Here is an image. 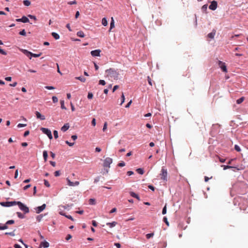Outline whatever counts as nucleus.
Returning <instances> with one entry per match:
<instances>
[{
    "instance_id": "nucleus-1",
    "label": "nucleus",
    "mask_w": 248,
    "mask_h": 248,
    "mask_svg": "<svg viewBox=\"0 0 248 248\" xmlns=\"http://www.w3.org/2000/svg\"><path fill=\"white\" fill-rule=\"evenodd\" d=\"M106 73L107 77H110L114 78H117L118 77V73L111 68L106 70Z\"/></svg>"
},
{
    "instance_id": "nucleus-2",
    "label": "nucleus",
    "mask_w": 248,
    "mask_h": 248,
    "mask_svg": "<svg viewBox=\"0 0 248 248\" xmlns=\"http://www.w3.org/2000/svg\"><path fill=\"white\" fill-rule=\"evenodd\" d=\"M20 50L22 53H23L26 56H27L28 57H29L30 59H31L32 57H38L40 56V54H34V53H31V52L28 51L26 49H21Z\"/></svg>"
},
{
    "instance_id": "nucleus-3",
    "label": "nucleus",
    "mask_w": 248,
    "mask_h": 248,
    "mask_svg": "<svg viewBox=\"0 0 248 248\" xmlns=\"http://www.w3.org/2000/svg\"><path fill=\"white\" fill-rule=\"evenodd\" d=\"M21 210L24 212L25 214L29 212V208L21 202H17V204Z\"/></svg>"
},
{
    "instance_id": "nucleus-4",
    "label": "nucleus",
    "mask_w": 248,
    "mask_h": 248,
    "mask_svg": "<svg viewBox=\"0 0 248 248\" xmlns=\"http://www.w3.org/2000/svg\"><path fill=\"white\" fill-rule=\"evenodd\" d=\"M160 175L161 176V179L164 181H167V176H168V172L167 170L164 167H162L161 173H160Z\"/></svg>"
},
{
    "instance_id": "nucleus-5",
    "label": "nucleus",
    "mask_w": 248,
    "mask_h": 248,
    "mask_svg": "<svg viewBox=\"0 0 248 248\" xmlns=\"http://www.w3.org/2000/svg\"><path fill=\"white\" fill-rule=\"evenodd\" d=\"M17 204V202L16 201H11V202H0V204L4 207H10L12 206L16 205Z\"/></svg>"
},
{
    "instance_id": "nucleus-6",
    "label": "nucleus",
    "mask_w": 248,
    "mask_h": 248,
    "mask_svg": "<svg viewBox=\"0 0 248 248\" xmlns=\"http://www.w3.org/2000/svg\"><path fill=\"white\" fill-rule=\"evenodd\" d=\"M112 163V159L110 157H107L105 159L103 163L104 167L110 168V165Z\"/></svg>"
},
{
    "instance_id": "nucleus-7",
    "label": "nucleus",
    "mask_w": 248,
    "mask_h": 248,
    "mask_svg": "<svg viewBox=\"0 0 248 248\" xmlns=\"http://www.w3.org/2000/svg\"><path fill=\"white\" fill-rule=\"evenodd\" d=\"M218 64L219 67L221 69V70L224 72H225V73L227 72V69L226 66L225 65V63L224 62H222V61H218Z\"/></svg>"
},
{
    "instance_id": "nucleus-8",
    "label": "nucleus",
    "mask_w": 248,
    "mask_h": 248,
    "mask_svg": "<svg viewBox=\"0 0 248 248\" xmlns=\"http://www.w3.org/2000/svg\"><path fill=\"white\" fill-rule=\"evenodd\" d=\"M217 6V3L216 1L213 0L211 2V4L209 5V8L212 10H215Z\"/></svg>"
},
{
    "instance_id": "nucleus-9",
    "label": "nucleus",
    "mask_w": 248,
    "mask_h": 248,
    "mask_svg": "<svg viewBox=\"0 0 248 248\" xmlns=\"http://www.w3.org/2000/svg\"><path fill=\"white\" fill-rule=\"evenodd\" d=\"M100 52H101V50H100V49H96V50L92 51L91 52V54L93 57L100 56Z\"/></svg>"
},
{
    "instance_id": "nucleus-10",
    "label": "nucleus",
    "mask_w": 248,
    "mask_h": 248,
    "mask_svg": "<svg viewBox=\"0 0 248 248\" xmlns=\"http://www.w3.org/2000/svg\"><path fill=\"white\" fill-rule=\"evenodd\" d=\"M46 207V204H43L42 206L37 207L36 209V212L37 214L40 213L41 212H42L43 210H44Z\"/></svg>"
},
{
    "instance_id": "nucleus-11",
    "label": "nucleus",
    "mask_w": 248,
    "mask_h": 248,
    "mask_svg": "<svg viewBox=\"0 0 248 248\" xmlns=\"http://www.w3.org/2000/svg\"><path fill=\"white\" fill-rule=\"evenodd\" d=\"M16 21L17 22H22L23 23H27L29 22V19L27 17L23 16L21 18L16 19Z\"/></svg>"
},
{
    "instance_id": "nucleus-12",
    "label": "nucleus",
    "mask_w": 248,
    "mask_h": 248,
    "mask_svg": "<svg viewBox=\"0 0 248 248\" xmlns=\"http://www.w3.org/2000/svg\"><path fill=\"white\" fill-rule=\"evenodd\" d=\"M36 116L37 119H39L41 120H45L46 117L45 115H42L39 112L36 111L35 112Z\"/></svg>"
},
{
    "instance_id": "nucleus-13",
    "label": "nucleus",
    "mask_w": 248,
    "mask_h": 248,
    "mask_svg": "<svg viewBox=\"0 0 248 248\" xmlns=\"http://www.w3.org/2000/svg\"><path fill=\"white\" fill-rule=\"evenodd\" d=\"M65 207L63 206V205H61L59 206L58 212L62 216H65V214L64 213L63 211L64 210Z\"/></svg>"
},
{
    "instance_id": "nucleus-14",
    "label": "nucleus",
    "mask_w": 248,
    "mask_h": 248,
    "mask_svg": "<svg viewBox=\"0 0 248 248\" xmlns=\"http://www.w3.org/2000/svg\"><path fill=\"white\" fill-rule=\"evenodd\" d=\"M24 245L26 247V248H28L27 245L24 244ZM42 247L45 248H46V241L44 240V241L42 242L40 245L39 248H41Z\"/></svg>"
},
{
    "instance_id": "nucleus-15",
    "label": "nucleus",
    "mask_w": 248,
    "mask_h": 248,
    "mask_svg": "<svg viewBox=\"0 0 248 248\" xmlns=\"http://www.w3.org/2000/svg\"><path fill=\"white\" fill-rule=\"evenodd\" d=\"M221 167H222L223 168V170H224L228 169H232V168L236 169V170H240L239 169H238L235 167L231 166H229V165H222L221 166Z\"/></svg>"
},
{
    "instance_id": "nucleus-16",
    "label": "nucleus",
    "mask_w": 248,
    "mask_h": 248,
    "mask_svg": "<svg viewBox=\"0 0 248 248\" xmlns=\"http://www.w3.org/2000/svg\"><path fill=\"white\" fill-rule=\"evenodd\" d=\"M216 32V30H213L211 32L208 34L207 37L210 39H213L215 35Z\"/></svg>"
},
{
    "instance_id": "nucleus-17",
    "label": "nucleus",
    "mask_w": 248,
    "mask_h": 248,
    "mask_svg": "<svg viewBox=\"0 0 248 248\" xmlns=\"http://www.w3.org/2000/svg\"><path fill=\"white\" fill-rule=\"evenodd\" d=\"M69 128V124L68 123L64 124V125L61 128V130L63 132H65Z\"/></svg>"
},
{
    "instance_id": "nucleus-18",
    "label": "nucleus",
    "mask_w": 248,
    "mask_h": 248,
    "mask_svg": "<svg viewBox=\"0 0 248 248\" xmlns=\"http://www.w3.org/2000/svg\"><path fill=\"white\" fill-rule=\"evenodd\" d=\"M117 224V222L115 221H113L112 222H108L107 223V225L110 228H112L114 227Z\"/></svg>"
},
{
    "instance_id": "nucleus-19",
    "label": "nucleus",
    "mask_w": 248,
    "mask_h": 248,
    "mask_svg": "<svg viewBox=\"0 0 248 248\" xmlns=\"http://www.w3.org/2000/svg\"><path fill=\"white\" fill-rule=\"evenodd\" d=\"M130 194L132 197L137 199L138 200H140L139 196L134 192H130Z\"/></svg>"
},
{
    "instance_id": "nucleus-20",
    "label": "nucleus",
    "mask_w": 248,
    "mask_h": 248,
    "mask_svg": "<svg viewBox=\"0 0 248 248\" xmlns=\"http://www.w3.org/2000/svg\"><path fill=\"white\" fill-rule=\"evenodd\" d=\"M114 28V21L113 17H111V21L110 25V29L109 31H110L111 30Z\"/></svg>"
},
{
    "instance_id": "nucleus-21",
    "label": "nucleus",
    "mask_w": 248,
    "mask_h": 248,
    "mask_svg": "<svg viewBox=\"0 0 248 248\" xmlns=\"http://www.w3.org/2000/svg\"><path fill=\"white\" fill-rule=\"evenodd\" d=\"M51 34H52V36H53V37H54L56 40H58V39H59L60 38V36H59V35L58 33H56V32H52V33H51Z\"/></svg>"
},
{
    "instance_id": "nucleus-22",
    "label": "nucleus",
    "mask_w": 248,
    "mask_h": 248,
    "mask_svg": "<svg viewBox=\"0 0 248 248\" xmlns=\"http://www.w3.org/2000/svg\"><path fill=\"white\" fill-rule=\"evenodd\" d=\"M77 35L80 37H84L85 36V34L82 31H79L77 32Z\"/></svg>"
},
{
    "instance_id": "nucleus-23",
    "label": "nucleus",
    "mask_w": 248,
    "mask_h": 248,
    "mask_svg": "<svg viewBox=\"0 0 248 248\" xmlns=\"http://www.w3.org/2000/svg\"><path fill=\"white\" fill-rule=\"evenodd\" d=\"M102 24L104 26H106L108 25V21L107 19L104 17L102 19Z\"/></svg>"
},
{
    "instance_id": "nucleus-24",
    "label": "nucleus",
    "mask_w": 248,
    "mask_h": 248,
    "mask_svg": "<svg viewBox=\"0 0 248 248\" xmlns=\"http://www.w3.org/2000/svg\"><path fill=\"white\" fill-rule=\"evenodd\" d=\"M208 5L207 4H204L203 5L202 7V10L203 12L206 13Z\"/></svg>"
},
{
    "instance_id": "nucleus-25",
    "label": "nucleus",
    "mask_w": 248,
    "mask_h": 248,
    "mask_svg": "<svg viewBox=\"0 0 248 248\" xmlns=\"http://www.w3.org/2000/svg\"><path fill=\"white\" fill-rule=\"evenodd\" d=\"M244 99H245L244 97H242L240 98L239 99H238L236 100L237 104H241V103H242L244 101Z\"/></svg>"
},
{
    "instance_id": "nucleus-26",
    "label": "nucleus",
    "mask_w": 248,
    "mask_h": 248,
    "mask_svg": "<svg viewBox=\"0 0 248 248\" xmlns=\"http://www.w3.org/2000/svg\"><path fill=\"white\" fill-rule=\"evenodd\" d=\"M76 78L77 79L79 80L82 82H85L86 81V80L85 78L82 77H76Z\"/></svg>"
},
{
    "instance_id": "nucleus-27",
    "label": "nucleus",
    "mask_w": 248,
    "mask_h": 248,
    "mask_svg": "<svg viewBox=\"0 0 248 248\" xmlns=\"http://www.w3.org/2000/svg\"><path fill=\"white\" fill-rule=\"evenodd\" d=\"M23 4L26 6H29L31 5V1L29 0H25L23 1Z\"/></svg>"
},
{
    "instance_id": "nucleus-28",
    "label": "nucleus",
    "mask_w": 248,
    "mask_h": 248,
    "mask_svg": "<svg viewBox=\"0 0 248 248\" xmlns=\"http://www.w3.org/2000/svg\"><path fill=\"white\" fill-rule=\"evenodd\" d=\"M136 171L140 174H143L144 173V170L141 168H139L137 169Z\"/></svg>"
},
{
    "instance_id": "nucleus-29",
    "label": "nucleus",
    "mask_w": 248,
    "mask_h": 248,
    "mask_svg": "<svg viewBox=\"0 0 248 248\" xmlns=\"http://www.w3.org/2000/svg\"><path fill=\"white\" fill-rule=\"evenodd\" d=\"M89 202L91 205H94L95 204V200L94 199H90L89 201Z\"/></svg>"
},
{
    "instance_id": "nucleus-30",
    "label": "nucleus",
    "mask_w": 248,
    "mask_h": 248,
    "mask_svg": "<svg viewBox=\"0 0 248 248\" xmlns=\"http://www.w3.org/2000/svg\"><path fill=\"white\" fill-rule=\"evenodd\" d=\"M7 229H8V224H6V223L3 226L0 227V230H5Z\"/></svg>"
},
{
    "instance_id": "nucleus-31",
    "label": "nucleus",
    "mask_w": 248,
    "mask_h": 248,
    "mask_svg": "<svg viewBox=\"0 0 248 248\" xmlns=\"http://www.w3.org/2000/svg\"><path fill=\"white\" fill-rule=\"evenodd\" d=\"M154 235V232H152V233H148V234H147L146 235V237L147 239H149L151 237H153Z\"/></svg>"
},
{
    "instance_id": "nucleus-32",
    "label": "nucleus",
    "mask_w": 248,
    "mask_h": 248,
    "mask_svg": "<svg viewBox=\"0 0 248 248\" xmlns=\"http://www.w3.org/2000/svg\"><path fill=\"white\" fill-rule=\"evenodd\" d=\"M66 180L67 181L68 185L69 186H74V182H71L68 178H67Z\"/></svg>"
},
{
    "instance_id": "nucleus-33",
    "label": "nucleus",
    "mask_w": 248,
    "mask_h": 248,
    "mask_svg": "<svg viewBox=\"0 0 248 248\" xmlns=\"http://www.w3.org/2000/svg\"><path fill=\"white\" fill-rule=\"evenodd\" d=\"M47 137H48V138L50 140H51L52 139V135L51 134V132L50 131V130H48L47 129Z\"/></svg>"
},
{
    "instance_id": "nucleus-34",
    "label": "nucleus",
    "mask_w": 248,
    "mask_h": 248,
    "mask_svg": "<svg viewBox=\"0 0 248 248\" xmlns=\"http://www.w3.org/2000/svg\"><path fill=\"white\" fill-rule=\"evenodd\" d=\"M61 108L63 109H66V108L64 106V102L63 100H61Z\"/></svg>"
},
{
    "instance_id": "nucleus-35",
    "label": "nucleus",
    "mask_w": 248,
    "mask_h": 248,
    "mask_svg": "<svg viewBox=\"0 0 248 248\" xmlns=\"http://www.w3.org/2000/svg\"><path fill=\"white\" fill-rule=\"evenodd\" d=\"M17 214V215L18 216V217L20 218H23L24 217V215H23L20 212H17L16 213Z\"/></svg>"
},
{
    "instance_id": "nucleus-36",
    "label": "nucleus",
    "mask_w": 248,
    "mask_h": 248,
    "mask_svg": "<svg viewBox=\"0 0 248 248\" xmlns=\"http://www.w3.org/2000/svg\"><path fill=\"white\" fill-rule=\"evenodd\" d=\"M44 217L42 215H40L37 216L36 219L38 221H40L42 218V217Z\"/></svg>"
},
{
    "instance_id": "nucleus-37",
    "label": "nucleus",
    "mask_w": 248,
    "mask_h": 248,
    "mask_svg": "<svg viewBox=\"0 0 248 248\" xmlns=\"http://www.w3.org/2000/svg\"><path fill=\"white\" fill-rule=\"evenodd\" d=\"M19 33L20 35H23V36H26V32L25 30H22L21 31H20L19 32Z\"/></svg>"
},
{
    "instance_id": "nucleus-38",
    "label": "nucleus",
    "mask_w": 248,
    "mask_h": 248,
    "mask_svg": "<svg viewBox=\"0 0 248 248\" xmlns=\"http://www.w3.org/2000/svg\"><path fill=\"white\" fill-rule=\"evenodd\" d=\"M6 223V224H8V225H11L14 224L15 223V221L14 220H8Z\"/></svg>"
},
{
    "instance_id": "nucleus-39",
    "label": "nucleus",
    "mask_w": 248,
    "mask_h": 248,
    "mask_svg": "<svg viewBox=\"0 0 248 248\" xmlns=\"http://www.w3.org/2000/svg\"><path fill=\"white\" fill-rule=\"evenodd\" d=\"M53 134H54L55 139H56L58 138V133L57 131L54 130L53 132Z\"/></svg>"
},
{
    "instance_id": "nucleus-40",
    "label": "nucleus",
    "mask_w": 248,
    "mask_h": 248,
    "mask_svg": "<svg viewBox=\"0 0 248 248\" xmlns=\"http://www.w3.org/2000/svg\"><path fill=\"white\" fill-rule=\"evenodd\" d=\"M121 99H122V101L120 104L121 105H122L124 103V100H125V97H124V94L123 93H122V95L121 96Z\"/></svg>"
},
{
    "instance_id": "nucleus-41",
    "label": "nucleus",
    "mask_w": 248,
    "mask_h": 248,
    "mask_svg": "<svg viewBox=\"0 0 248 248\" xmlns=\"http://www.w3.org/2000/svg\"><path fill=\"white\" fill-rule=\"evenodd\" d=\"M166 213H167V207H166V205H165L162 210V214L165 215L166 214Z\"/></svg>"
},
{
    "instance_id": "nucleus-42",
    "label": "nucleus",
    "mask_w": 248,
    "mask_h": 248,
    "mask_svg": "<svg viewBox=\"0 0 248 248\" xmlns=\"http://www.w3.org/2000/svg\"><path fill=\"white\" fill-rule=\"evenodd\" d=\"M87 97L89 99H91L93 97V94L92 93H89L88 94Z\"/></svg>"
},
{
    "instance_id": "nucleus-43",
    "label": "nucleus",
    "mask_w": 248,
    "mask_h": 248,
    "mask_svg": "<svg viewBox=\"0 0 248 248\" xmlns=\"http://www.w3.org/2000/svg\"><path fill=\"white\" fill-rule=\"evenodd\" d=\"M0 53L2 54V55H7V53L6 51H5L4 50H3L1 48V47H0Z\"/></svg>"
},
{
    "instance_id": "nucleus-44",
    "label": "nucleus",
    "mask_w": 248,
    "mask_h": 248,
    "mask_svg": "<svg viewBox=\"0 0 248 248\" xmlns=\"http://www.w3.org/2000/svg\"><path fill=\"white\" fill-rule=\"evenodd\" d=\"M5 235H9L13 236H15V234L14 233V231L12 232H5Z\"/></svg>"
},
{
    "instance_id": "nucleus-45",
    "label": "nucleus",
    "mask_w": 248,
    "mask_h": 248,
    "mask_svg": "<svg viewBox=\"0 0 248 248\" xmlns=\"http://www.w3.org/2000/svg\"><path fill=\"white\" fill-rule=\"evenodd\" d=\"M234 149L237 152H240L241 151V149H240V147L237 145H235Z\"/></svg>"
},
{
    "instance_id": "nucleus-46",
    "label": "nucleus",
    "mask_w": 248,
    "mask_h": 248,
    "mask_svg": "<svg viewBox=\"0 0 248 248\" xmlns=\"http://www.w3.org/2000/svg\"><path fill=\"white\" fill-rule=\"evenodd\" d=\"M43 157L45 161H46V151H44L43 152Z\"/></svg>"
},
{
    "instance_id": "nucleus-47",
    "label": "nucleus",
    "mask_w": 248,
    "mask_h": 248,
    "mask_svg": "<svg viewBox=\"0 0 248 248\" xmlns=\"http://www.w3.org/2000/svg\"><path fill=\"white\" fill-rule=\"evenodd\" d=\"M163 221L165 222V223L166 224V225L167 226H169V223L167 220V218L166 217H163Z\"/></svg>"
},
{
    "instance_id": "nucleus-48",
    "label": "nucleus",
    "mask_w": 248,
    "mask_h": 248,
    "mask_svg": "<svg viewBox=\"0 0 248 248\" xmlns=\"http://www.w3.org/2000/svg\"><path fill=\"white\" fill-rule=\"evenodd\" d=\"M107 122H105L104 124V126H103V131L104 132L106 131V130L107 129Z\"/></svg>"
},
{
    "instance_id": "nucleus-49",
    "label": "nucleus",
    "mask_w": 248,
    "mask_h": 248,
    "mask_svg": "<svg viewBox=\"0 0 248 248\" xmlns=\"http://www.w3.org/2000/svg\"><path fill=\"white\" fill-rule=\"evenodd\" d=\"M66 217H67V218L71 220L72 221H74V219L70 215H66L64 216Z\"/></svg>"
},
{
    "instance_id": "nucleus-50",
    "label": "nucleus",
    "mask_w": 248,
    "mask_h": 248,
    "mask_svg": "<svg viewBox=\"0 0 248 248\" xmlns=\"http://www.w3.org/2000/svg\"><path fill=\"white\" fill-rule=\"evenodd\" d=\"M147 80L150 85L152 86V79L149 76L147 77Z\"/></svg>"
},
{
    "instance_id": "nucleus-51",
    "label": "nucleus",
    "mask_w": 248,
    "mask_h": 248,
    "mask_svg": "<svg viewBox=\"0 0 248 248\" xmlns=\"http://www.w3.org/2000/svg\"><path fill=\"white\" fill-rule=\"evenodd\" d=\"M119 167H122L125 166V163L123 161L120 162L118 165Z\"/></svg>"
},
{
    "instance_id": "nucleus-52",
    "label": "nucleus",
    "mask_w": 248,
    "mask_h": 248,
    "mask_svg": "<svg viewBox=\"0 0 248 248\" xmlns=\"http://www.w3.org/2000/svg\"><path fill=\"white\" fill-rule=\"evenodd\" d=\"M52 100L54 103H56L58 102V100L56 96H54L52 97Z\"/></svg>"
},
{
    "instance_id": "nucleus-53",
    "label": "nucleus",
    "mask_w": 248,
    "mask_h": 248,
    "mask_svg": "<svg viewBox=\"0 0 248 248\" xmlns=\"http://www.w3.org/2000/svg\"><path fill=\"white\" fill-rule=\"evenodd\" d=\"M99 84L105 85L106 84V82L104 80H100L99 81Z\"/></svg>"
},
{
    "instance_id": "nucleus-54",
    "label": "nucleus",
    "mask_w": 248,
    "mask_h": 248,
    "mask_svg": "<svg viewBox=\"0 0 248 248\" xmlns=\"http://www.w3.org/2000/svg\"><path fill=\"white\" fill-rule=\"evenodd\" d=\"M26 125H27V124H18V125H17V126L18 128H20V127H25V126H26Z\"/></svg>"
},
{
    "instance_id": "nucleus-55",
    "label": "nucleus",
    "mask_w": 248,
    "mask_h": 248,
    "mask_svg": "<svg viewBox=\"0 0 248 248\" xmlns=\"http://www.w3.org/2000/svg\"><path fill=\"white\" fill-rule=\"evenodd\" d=\"M92 124L94 126L96 125V120L95 118H93L92 121Z\"/></svg>"
},
{
    "instance_id": "nucleus-56",
    "label": "nucleus",
    "mask_w": 248,
    "mask_h": 248,
    "mask_svg": "<svg viewBox=\"0 0 248 248\" xmlns=\"http://www.w3.org/2000/svg\"><path fill=\"white\" fill-rule=\"evenodd\" d=\"M65 143L68 144L69 146H72L74 145V143L73 142V143H71V142H69L68 141L66 140L65 141Z\"/></svg>"
},
{
    "instance_id": "nucleus-57",
    "label": "nucleus",
    "mask_w": 248,
    "mask_h": 248,
    "mask_svg": "<svg viewBox=\"0 0 248 248\" xmlns=\"http://www.w3.org/2000/svg\"><path fill=\"white\" fill-rule=\"evenodd\" d=\"M41 130L44 134H46V128L42 127Z\"/></svg>"
},
{
    "instance_id": "nucleus-58",
    "label": "nucleus",
    "mask_w": 248,
    "mask_h": 248,
    "mask_svg": "<svg viewBox=\"0 0 248 248\" xmlns=\"http://www.w3.org/2000/svg\"><path fill=\"white\" fill-rule=\"evenodd\" d=\"M60 175V171H59V170L56 171L54 172V175L56 177L59 176Z\"/></svg>"
},
{
    "instance_id": "nucleus-59",
    "label": "nucleus",
    "mask_w": 248,
    "mask_h": 248,
    "mask_svg": "<svg viewBox=\"0 0 248 248\" xmlns=\"http://www.w3.org/2000/svg\"><path fill=\"white\" fill-rule=\"evenodd\" d=\"M29 134H30V131L29 130L26 131L24 132V137H27V136L29 135Z\"/></svg>"
},
{
    "instance_id": "nucleus-60",
    "label": "nucleus",
    "mask_w": 248,
    "mask_h": 248,
    "mask_svg": "<svg viewBox=\"0 0 248 248\" xmlns=\"http://www.w3.org/2000/svg\"><path fill=\"white\" fill-rule=\"evenodd\" d=\"M71 238H72V236H71V235H70V234H68V235L66 236V238H65V239H66L67 241H68V240H70Z\"/></svg>"
},
{
    "instance_id": "nucleus-61",
    "label": "nucleus",
    "mask_w": 248,
    "mask_h": 248,
    "mask_svg": "<svg viewBox=\"0 0 248 248\" xmlns=\"http://www.w3.org/2000/svg\"><path fill=\"white\" fill-rule=\"evenodd\" d=\"M119 88L118 85H115L113 88L112 92H114L117 89H118Z\"/></svg>"
},
{
    "instance_id": "nucleus-62",
    "label": "nucleus",
    "mask_w": 248,
    "mask_h": 248,
    "mask_svg": "<svg viewBox=\"0 0 248 248\" xmlns=\"http://www.w3.org/2000/svg\"><path fill=\"white\" fill-rule=\"evenodd\" d=\"M31 185H30V184L28 185H27V186H25L23 187V189H24V190H27L28 188H29V187H31Z\"/></svg>"
},
{
    "instance_id": "nucleus-63",
    "label": "nucleus",
    "mask_w": 248,
    "mask_h": 248,
    "mask_svg": "<svg viewBox=\"0 0 248 248\" xmlns=\"http://www.w3.org/2000/svg\"><path fill=\"white\" fill-rule=\"evenodd\" d=\"M28 16L31 18V19H33L34 20H36V17L34 16H33V15H29Z\"/></svg>"
},
{
    "instance_id": "nucleus-64",
    "label": "nucleus",
    "mask_w": 248,
    "mask_h": 248,
    "mask_svg": "<svg viewBox=\"0 0 248 248\" xmlns=\"http://www.w3.org/2000/svg\"><path fill=\"white\" fill-rule=\"evenodd\" d=\"M14 247L15 248H22V247L19 245L17 244L14 245Z\"/></svg>"
}]
</instances>
